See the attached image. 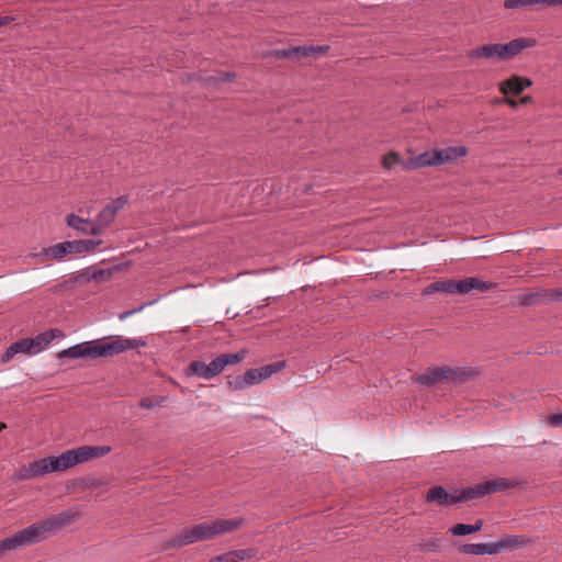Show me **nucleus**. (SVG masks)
<instances>
[{"mask_svg": "<svg viewBox=\"0 0 562 562\" xmlns=\"http://www.w3.org/2000/svg\"><path fill=\"white\" fill-rule=\"evenodd\" d=\"M143 338H126L123 336L110 337L105 340L81 342L59 351L58 358H99L110 357L124 351L146 346Z\"/></svg>", "mask_w": 562, "mask_h": 562, "instance_id": "obj_1", "label": "nucleus"}, {"mask_svg": "<svg viewBox=\"0 0 562 562\" xmlns=\"http://www.w3.org/2000/svg\"><path fill=\"white\" fill-rule=\"evenodd\" d=\"M467 154L468 149L464 146H450L440 149L426 150L409 159L402 160L397 153L390 151L383 156L382 165L387 170L392 169L396 165H401L405 170H415L449 164L464 157Z\"/></svg>", "mask_w": 562, "mask_h": 562, "instance_id": "obj_2", "label": "nucleus"}, {"mask_svg": "<svg viewBox=\"0 0 562 562\" xmlns=\"http://www.w3.org/2000/svg\"><path fill=\"white\" fill-rule=\"evenodd\" d=\"M513 486H515V482L504 477L481 482L461 491L457 490L453 493H448L442 486H434L428 491L426 499L438 505H453L460 502L481 498L487 494L505 491Z\"/></svg>", "mask_w": 562, "mask_h": 562, "instance_id": "obj_3", "label": "nucleus"}, {"mask_svg": "<svg viewBox=\"0 0 562 562\" xmlns=\"http://www.w3.org/2000/svg\"><path fill=\"white\" fill-rule=\"evenodd\" d=\"M243 524L244 520L241 518L205 521L180 532L170 540L169 547L180 548L201 540L211 539L217 535L236 530L240 528Z\"/></svg>", "mask_w": 562, "mask_h": 562, "instance_id": "obj_4", "label": "nucleus"}, {"mask_svg": "<svg viewBox=\"0 0 562 562\" xmlns=\"http://www.w3.org/2000/svg\"><path fill=\"white\" fill-rule=\"evenodd\" d=\"M493 284L480 280L475 277H470L461 280H441L430 283L423 290V295H430L437 292H443L449 294L464 295L473 290L484 292L492 289Z\"/></svg>", "mask_w": 562, "mask_h": 562, "instance_id": "obj_5", "label": "nucleus"}, {"mask_svg": "<svg viewBox=\"0 0 562 562\" xmlns=\"http://www.w3.org/2000/svg\"><path fill=\"white\" fill-rule=\"evenodd\" d=\"M64 453L56 457H48L24 464L18 472L21 480H30L46 475L52 472L66 471Z\"/></svg>", "mask_w": 562, "mask_h": 562, "instance_id": "obj_6", "label": "nucleus"}, {"mask_svg": "<svg viewBox=\"0 0 562 562\" xmlns=\"http://www.w3.org/2000/svg\"><path fill=\"white\" fill-rule=\"evenodd\" d=\"M469 375L470 372L460 367L428 368L423 373L416 376V382H418L422 385L431 386L446 381L462 382Z\"/></svg>", "mask_w": 562, "mask_h": 562, "instance_id": "obj_7", "label": "nucleus"}, {"mask_svg": "<svg viewBox=\"0 0 562 562\" xmlns=\"http://www.w3.org/2000/svg\"><path fill=\"white\" fill-rule=\"evenodd\" d=\"M283 362H276L261 368L250 369L244 374L237 375L233 380H229L227 382L228 387L234 391H239L258 384L278 372L281 368H283Z\"/></svg>", "mask_w": 562, "mask_h": 562, "instance_id": "obj_8", "label": "nucleus"}, {"mask_svg": "<svg viewBox=\"0 0 562 562\" xmlns=\"http://www.w3.org/2000/svg\"><path fill=\"white\" fill-rule=\"evenodd\" d=\"M110 446H81L67 450L64 453L67 470L74 465L87 462L92 459L102 458L111 452Z\"/></svg>", "mask_w": 562, "mask_h": 562, "instance_id": "obj_9", "label": "nucleus"}, {"mask_svg": "<svg viewBox=\"0 0 562 562\" xmlns=\"http://www.w3.org/2000/svg\"><path fill=\"white\" fill-rule=\"evenodd\" d=\"M110 446H81L67 450L64 453L67 470L74 465L87 462L92 459L102 458L111 452Z\"/></svg>", "mask_w": 562, "mask_h": 562, "instance_id": "obj_10", "label": "nucleus"}, {"mask_svg": "<svg viewBox=\"0 0 562 562\" xmlns=\"http://www.w3.org/2000/svg\"><path fill=\"white\" fill-rule=\"evenodd\" d=\"M60 530L57 518L55 515L41 520L36 521L29 527L22 529V533L24 536V539L27 543V546H32L35 543H38L46 539L50 535H55Z\"/></svg>", "mask_w": 562, "mask_h": 562, "instance_id": "obj_11", "label": "nucleus"}, {"mask_svg": "<svg viewBox=\"0 0 562 562\" xmlns=\"http://www.w3.org/2000/svg\"><path fill=\"white\" fill-rule=\"evenodd\" d=\"M127 204L126 196H120L109 202L99 213L92 218L94 229L98 236L104 234V232L112 225L117 213Z\"/></svg>", "mask_w": 562, "mask_h": 562, "instance_id": "obj_12", "label": "nucleus"}, {"mask_svg": "<svg viewBox=\"0 0 562 562\" xmlns=\"http://www.w3.org/2000/svg\"><path fill=\"white\" fill-rule=\"evenodd\" d=\"M519 543H521V540L518 538L508 539L497 543H468L459 547V551L463 554L472 555L494 554L505 550L508 547L518 546Z\"/></svg>", "mask_w": 562, "mask_h": 562, "instance_id": "obj_13", "label": "nucleus"}, {"mask_svg": "<svg viewBox=\"0 0 562 562\" xmlns=\"http://www.w3.org/2000/svg\"><path fill=\"white\" fill-rule=\"evenodd\" d=\"M245 356V350H241L236 353L220 355L207 364V371H205V375L209 376V379L211 380L218 375L220 373H222L227 366L236 364L243 361Z\"/></svg>", "mask_w": 562, "mask_h": 562, "instance_id": "obj_14", "label": "nucleus"}, {"mask_svg": "<svg viewBox=\"0 0 562 562\" xmlns=\"http://www.w3.org/2000/svg\"><path fill=\"white\" fill-rule=\"evenodd\" d=\"M83 209L78 210V214L69 213L65 216V223L69 228L80 233L83 236L98 237L94 229L93 220L89 216H82Z\"/></svg>", "mask_w": 562, "mask_h": 562, "instance_id": "obj_15", "label": "nucleus"}, {"mask_svg": "<svg viewBox=\"0 0 562 562\" xmlns=\"http://www.w3.org/2000/svg\"><path fill=\"white\" fill-rule=\"evenodd\" d=\"M531 86L532 80L530 78L514 74L498 83V90L505 97L517 95Z\"/></svg>", "mask_w": 562, "mask_h": 562, "instance_id": "obj_16", "label": "nucleus"}, {"mask_svg": "<svg viewBox=\"0 0 562 562\" xmlns=\"http://www.w3.org/2000/svg\"><path fill=\"white\" fill-rule=\"evenodd\" d=\"M472 59H491L505 60L504 46L502 43L484 44L471 49L468 55Z\"/></svg>", "mask_w": 562, "mask_h": 562, "instance_id": "obj_17", "label": "nucleus"}, {"mask_svg": "<svg viewBox=\"0 0 562 562\" xmlns=\"http://www.w3.org/2000/svg\"><path fill=\"white\" fill-rule=\"evenodd\" d=\"M537 45V40L533 37H518L503 44L505 60L518 56L522 50L532 48Z\"/></svg>", "mask_w": 562, "mask_h": 562, "instance_id": "obj_18", "label": "nucleus"}, {"mask_svg": "<svg viewBox=\"0 0 562 562\" xmlns=\"http://www.w3.org/2000/svg\"><path fill=\"white\" fill-rule=\"evenodd\" d=\"M82 248H41L38 252L32 254L38 263H47L52 260H61L67 255L80 252Z\"/></svg>", "mask_w": 562, "mask_h": 562, "instance_id": "obj_19", "label": "nucleus"}, {"mask_svg": "<svg viewBox=\"0 0 562 562\" xmlns=\"http://www.w3.org/2000/svg\"><path fill=\"white\" fill-rule=\"evenodd\" d=\"M316 50L313 46L308 47H292L288 49H274L267 54V56H273L280 59H294L301 60L303 57H307L314 54Z\"/></svg>", "mask_w": 562, "mask_h": 562, "instance_id": "obj_20", "label": "nucleus"}, {"mask_svg": "<svg viewBox=\"0 0 562 562\" xmlns=\"http://www.w3.org/2000/svg\"><path fill=\"white\" fill-rule=\"evenodd\" d=\"M56 338H64V333L59 329L53 328L43 331L38 334L36 337L30 339L32 341L34 352L38 353L42 350H44Z\"/></svg>", "mask_w": 562, "mask_h": 562, "instance_id": "obj_21", "label": "nucleus"}, {"mask_svg": "<svg viewBox=\"0 0 562 562\" xmlns=\"http://www.w3.org/2000/svg\"><path fill=\"white\" fill-rule=\"evenodd\" d=\"M18 353L36 355L30 338H23L13 342L2 355V362L10 361Z\"/></svg>", "mask_w": 562, "mask_h": 562, "instance_id": "obj_22", "label": "nucleus"}, {"mask_svg": "<svg viewBox=\"0 0 562 562\" xmlns=\"http://www.w3.org/2000/svg\"><path fill=\"white\" fill-rule=\"evenodd\" d=\"M23 547H27L24 536L21 530L14 535L7 537L0 541V557L5 551L16 550Z\"/></svg>", "mask_w": 562, "mask_h": 562, "instance_id": "obj_23", "label": "nucleus"}, {"mask_svg": "<svg viewBox=\"0 0 562 562\" xmlns=\"http://www.w3.org/2000/svg\"><path fill=\"white\" fill-rule=\"evenodd\" d=\"M59 525L60 530L76 522L79 518V513L76 508H68L55 515Z\"/></svg>", "mask_w": 562, "mask_h": 562, "instance_id": "obj_24", "label": "nucleus"}, {"mask_svg": "<svg viewBox=\"0 0 562 562\" xmlns=\"http://www.w3.org/2000/svg\"><path fill=\"white\" fill-rule=\"evenodd\" d=\"M547 2L548 0H505L504 7L506 9L547 7Z\"/></svg>", "mask_w": 562, "mask_h": 562, "instance_id": "obj_25", "label": "nucleus"}, {"mask_svg": "<svg viewBox=\"0 0 562 562\" xmlns=\"http://www.w3.org/2000/svg\"><path fill=\"white\" fill-rule=\"evenodd\" d=\"M205 371H207V364H205L202 361L194 360L189 364L187 369V374L195 375L204 380H210L209 376L205 375Z\"/></svg>", "mask_w": 562, "mask_h": 562, "instance_id": "obj_26", "label": "nucleus"}, {"mask_svg": "<svg viewBox=\"0 0 562 562\" xmlns=\"http://www.w3.org/2000/svg\"><path fill=\"white\" fill-rule=\"evenodd\" d=\"M441 544L440 539L438 538H429L425 539L419 543V547L425 552H436L439 550Z\"/></svg>", "mask_w": 562, "mask_h": 562, "instance_id": "obj_27", "label": "nucleus"}, {"mask_svg": "<svg viewBox=\"0 0 562 562\" xmlns=\"http://www.w3.org/2000/svg\"><path fill=\"white\" fill-rule=\"evenodd\" d=\"M111 274L112 273L110 270L98 269V270H93L92 272L88 271L83 276L87 277V279H89V280L92 279V280L102 282V281L110 279Z\"/></svg>", "mask_w": 562, "mask_h": 562, "instance_id": "obj_28", "label": "nucleus"}, {"mask_svg": "<svg viewBox=\"0 0 562 562\" xmlns=\"http://www.w3.org/2000/svg\"><path fill=\"white\" fill-rule=\"evenodd\" d=\"M449 532L453 536H465L473 533L471 525L457 524L449 529Z\"/></svg>", "mask_w": 562, "mask_h": 562, "instance_id": "obj_29", "label": "nucleus"}, {"mask_svg": "<svg viewBox=\"0 0 562 562\" xmlns=\"http://www.w3.org/2000/svg\"><path fill=\"white\" fill-rule=\"evenodd\" d=\"M165 400H166L165 397H157V398L144 397L139 401V406L142 408L151 409L158 405H161L165 402Z\"/></svg>", "mask_w": 562, "mask_h": 562, "instance_id": "obj_30", "label": "nucleus"}, {"mask_svg": "<svg viewBox=\"0 0 562 562\" xmlns=\"http://www.w3.org/2000/svg\"><path fill=\"white\" fill-rule=\"evenodd\" d=\"M541 300H542V294H540V293H528V294L519 296V302L521 304H526V305L538 303Z\"/></svg>", "mask_w": 562, "mask_h": 562, "instance_id": "obj_31", "label": "nucleus"}, {"mask_svg": "<svg viewBox=\"0 0 562 562\" xmlns=\"http://www.w3.org/2000/svg\"><path fill=\"white\" fill-rule=\"evenodd\" d=\"M153 303H154V302H148V303H145V304L140 305V306H139V307H137V308L130 310V311H125V312H123V313H121V314L119 315V318H120V321H124V319H126L127 317H130V316L134 315L135 313L142 312L146 306H149V305H151Z\"/></svg>", "mask_w": 562, "mask_h": 562, "instance_id": "obj_32", "label": "nucleus"}, {"mask_svg": "<svg viewBox=\"0 0 562 562\" xmlns=\"http://www.w3.org/2000/svg\"><path fill=\"white\" fill-rule=\"evenodd\" d=\"M99 245H100V243L79 240V241H74V243L63 241V243L57 244L56 246L66 247V246H99Z\"/></svg>", "mask_w": 562, "mask_h": 562, "instance_id": "obj_33", "label": "nucleus"}, {"mask_svg": "<svg viewBox=\"0 0 562 562\" xmlns=\"http://www.w3.org/2000/svg\"><path fill=\"white\" fill-rule=\"evenodd\" d=\"M548 423L552 427H561L562 426V414L551 415L548 419Z\"/></svg>", "mask_w": 562, "mask_h": 562, "instance_id": "obj_34", "label": "nucleus"}, {"mask_svg": "<svg viewBox=\"0 0 562 562\" xmlns=\"http://www.w3.org/2000/svg\"><path fill=\"white\" fill-rule=\"evenodd\" d=\"M503 102L507 104L508 106L516 109L519 105V100H515L513 98L506 97Z\"/></svg>", "mask_w": 562, "mask_h": 562, "instance_id": "obj_35", "label": "nucleus"}, {"mask_svg": "<svg viewBox=\"0 0 562 562\" xmlns=\"http://www.w3.org/2000/svg\"><path fill=\"white\" fill-rule=\"evenodd\" d=\"M533 102V98L531 95H524L519 99V105L520 104H529Z\"/></svg>", "mask_w": 562, "mask_h": 562, "instance_id": "obj_36", "label": "nucleus"}, {"mask_svg": "<svg viewBox=\"0 0 562 562\" xmlns=\"http://www.w3.org/2000/svg\"><path fill=\"white\" fill-rule=\"evenodd\" d=\"M471 527L473 532L480 531L483 527V520H476L473 525H471Z\"/></svg>", "mask_w": 562, "mask_h": 562, "instance_id": "obj_37", "label": "nucleus"}, {"mask_svg": "<svg viewBox=\"0 0 562 562\" xmlns=\"http://www.w3.org/2000/svg\"><path fill=\"white\" fill-rule=\"evenodd\" d=\"M562 5V0H548L547 7Z\"/></svg>", "mask_w": 562, "mask_h": 562, "instance_id": "obj_38", "label": "nucleus"}, {"mask_svg": "<svg viewBox=\"0 0 562 562\" xmlns=\"http://www.w3.org/2000/svg\"><path fill=\"white\" fill-rule=\"evenodd\" d=\"M327 49H328L327 46H319L318 45V48H317L318 55H322V54L326 53Z\"/></svg>", "mask_w": 562, "mask_h": 562, "instance_id": "obj_39", "label": "nucleus"}, {"mask_svg": "<svg viewBox=\"0 0 562 562\" xmlns=\"http://www.w3.org/2000/svg\"><path fill=\"white\" fill-rule=\"evenodd\" d=\"M9 22V18H0V26L7 24Z\"/></svg>", "mask_w": 562, "mask_h": 562, "instance_id": "obj_40", "label": "nucleus"}, {"mask_svg": "<svg viewBox=\"0 0 562 562\" xmlns=\"http://www.w3.org/2000/svg\"><path fill=\"white\" fill-rule=\"evenodd\" d=\"M233 77H234V75H233V74H225V75H224V79H225V80H229V79H232Z\"/></svg>", "mask_w": 562, "mask_h": 562, "instance_id": "obj_41", "label": "nucleus"}, {"mask_svg": "<svg viewBox=\"0 0 562 562\" xmlns=\"http://www.w3.org/2000/svg\"><path fill=\"white\" fill-rule=\"evenodd\" d=\"M5 428V425L3 423L0 424V430Z\"/></svg>", "mask_w": 562, "mask_h": 562, "instance_id": "obj_42", "label": "nucleus"}, {"mask_svg": "<svg viewBox=\"0 0 562 562\" xmlns=\"http://www.w3.org/2000/svg\"><path fill=\"white\" fill-rule=\"evenodd\" d=\"M559 173L562 175V168L559 170Z\"/></svg>", "mask_w": 562, "mask_h": 562, "instance_id": "obj_43", "label": "nucleus"}]
</instances>
